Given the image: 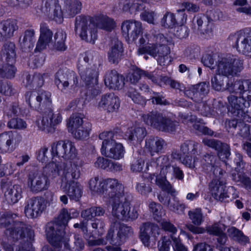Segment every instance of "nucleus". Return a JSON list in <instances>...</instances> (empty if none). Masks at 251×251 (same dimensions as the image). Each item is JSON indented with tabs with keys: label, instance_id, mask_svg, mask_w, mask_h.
<instances>
[{
	"label": "nucleus",
	"instance_id": "obj_1",
	"mask_svg": "<svg viewBox=\"0 0 251 251\" xmlns=\"http://www.w3.org/2000/svg\"><path fill=\"white\" fill-rule=\"evenodd\" d=\"M103 184L112 206V215L116 219L125 222H133L139 216V208L132 206V195L125 192L124 186L116 178L104 179Z\"/></svg>",
	"mask_w": 251,
	"mask_h": 251
},
{
	"label": "nucleus",
	"instance_id": "obj_2",
	"mask_svg": "<svg viewBox=\"0 0 251 251\" xmlns=\"http://www.w3.org/2000/svg\"><path fill=\"white\" fill-rule=\"evenodd\" d=\"M216 75L211 79L212 87L220 91L227 90L226 85L225 86L226 77L235 76L244 69V60L237 55L227 54L220 58L217 63Z\"/></svg>",
	"mask_w": 251,
	"mask_h": 251
},
{
	"label": "nucleus",
	"instance_id": "obj_3",
	"mask_svg": "<svg viewBox=\"0 0 251 251\" xmlns=\"http://www.w3.org/2000/svg\"><path fill=\"white\" fill-rule=\"evenodd\" d=\"M83 164L81 159H75L68 163L53 161L46 166L44 171L51 179L57 181L58 178H60L62 183H68L80 177V169Z\"/></svg>",
	"mask_w": 251,
	"mask_h": 251
},
{
	"label": "nucleus",
	"instance_id": "obj_4",
	"mask_svg": "<svg viewBox=\"0 0 251 251\" xmlns=\"http://www.w3.org/2000/svg\"><path fill=\"white\" fill-rule=\"evenodd\" d=\"M18 217L16 213L8 211L0 212V226L5 227V235L13 241L23 239L26 235L30 240L34 237V232L31 227L25 223L14 221Z\"/></svg>",
	"mask_w": 251,
	"mask_h": 251
},
{
	"label": "nucleus",
	"instance_id": "obj_5",
	"mask_svg": "<svg viewBox=\"0 0 251 251\" xmlns=\"http://www.w3.org/2000/svg\"><path fill=\"white\" fill-rule=\"evenodd\" d=\"M70 220L67 209L63 208L55 221L49 222L46 226V234L48 242L54 247H68L67 238L65 236V227Z\"/></svg>",
	"mask_w": 251,
	"mask_h": 251
},
{
	"label": "nucleus",
	"instance_id": "obj_6",
	"mask_svg": "<svg viewBox=\"0 0 251 251\" xmlns=\"http://www.w3.org/2000/svg\"><path fill=\"white\" fill-rule=\"evenodd\" d=\"M168 40L162 34H158L155 37V43L148 46L139 48V55L148 54L154 58L158 57L157 62L161 66H164L169 60L170 48L168 46Z\"/></svg>",
	"mask_w": 251,
	"mask_h": 251
},
{
	"label": "nucleus",
	"instance_id": "obj_7",
	"mask_svg": "<svg viewBox=\"0 0 251 251\" xmlns=\"http://www.w3.org/2000/svg\"><path fill=\"white\" fill-rule=\"evenodd\" d=\"M55 83L60 91L68 96L74 95L78 89V77L73 71L59 70L55 75Z\"/></svg>",
	"mask_w": 251,
	"mask_h": 251
},
{
	"label": "nucleus",
	"instance_id": "obj_8",
	"mask_svg": "<svg viewBox=\"0 0 251 251\" xmlns=\"http://www.w3.org/2000/svg\"><path fill=\"white\" fill-rule=\"evenodd\" d=\"M120 135L112 131H105L99 135L102 140L101 152L107 157L114 159H120L124 156V149L122 144L116 142Z\"/></svg>",
	"mask_w": 251,
	"mask_h": 251
},
{
	"label": "nucleus",
	"instance_id": "obj_9",
	"mask_svg": "<svg viewBox=\"0 0 251 251\" xmlns=\"http://www.w3.org/2000/svg\"><path fill=\"white\" fill-rule=\"evenodd\" d=\"M147 125L165 132H173L178 126V122L166 117L162 113L156 111L149 112L142 116Z\"/></svg>",
	"mask_w": 251,
	"mask_h": 251
},
{
	"label": "nucleus",
	"instance_id": "obj_10",
	"mask_svg": "<svg viewBox=\"0 0 251 251\" xmlns=\"http://www.w3.org/2000/svg\"><path fill=\"white\" fill-rule=\"evenodd\" d=\"M162 177H158L156 179V184L162 191H166L174 196L176 193V190L172 184L167 180V177L173 178L175 177L179 180H182L184 178V174L182 170L176 165H171L170 161L166 167L161 170Z\"/></svg>",
	"mask_w": 251,
	"mask_h": 251
},
{
	"label": "nucleus",
	"instance_id": "obj_11",
	"mask_svg": "<svg viewBox=\"0 0 251 251\" xmlns=\"http://www.w3.org/2000/svg\"><path fill=\"white\" fill-rule=\"evenodd\" d=\"M221 175L214 178L209 183V189L212 197L217 201H228L235 199L237 197L236 190L234 187L230 186L226 190L225 183L222 180V176Z\"/></svg>",
	"mask_w": 251,
	"mask_h": 251
},
{
	"label": "nucleus",
	"instance_id": "obj_12",
	"mask_svg": "<svg viewBox=\"0 0 251 251\" xmlns=\"http://www.w3.org/2000/svg\"><path fill=\"white\" fill-rule=\"evenodd\" d=\"M75 29L83 40L94 44L97 39V28L85 16L80 15L75 18Z\"/></svg>",
	"mask_w": 251,
	"mask_h": 251
},
{
	"label": "nucleus",
	"instance_id": "obj_13",
	"mask_svg": "<svg viewBox=\"0 0 251 251\" xmlns=\"http://www.w3.org/2000/svg\"><path fill=\"white\" fill-rule=\"evenodd\" d=\"M50 177L44 171L33 170L27 175V186L29 191L33 193L47 190L50 187Z\"/></svg>",
	"mask_w": 251,
	"mask_h": 251
},
{
	"label": "nucleus",
	"instance_id": "obj_14",
	"mask_svg": "<svg viewBox=\"0 0 251 251\" xmlns=\"http://www.w3.org/2000/svg\"><path fill=\"white\" fill-rule=\"evenodd\" d=\"M228 39L239 53L244 55L251 53V32L240 30L231 34Z\"/></svg>",
	"mask_w": 251,
	"mask_h": 251
},
{
	"label": "nucleus",
	"instance_id": "obj_15",
	"mask_svg": "<svg viewBox=\"0 0 251 251\" xmlns=\"http://www.w3.org/2000/svg\"><path fill=\"white\" fill-rule=\"evenodd\" d=\"M228 111L233 116H236L241 120H244L246 113L248 112L247 108L250 105V101H246L243 97H238L230 94L227 98Z\"/></svg>",
	"mask_w": 251,
	"mask_h": 251
},
{
	"label": "nucleus",
	"instance_id": "obj_16",
	"mask_svg": "<svg viewBox=\"0 0 251 251\" xmlns=\"http://www.w3.org/2000/svg\"><path fill=\"white\" fill-rule=\"evenodd\" d=\"M115 229L118 230L117 237L120 240H125L132 237L134 234V230L131 226L114 220L111 222L106 237L107 240L111 244L118 243V241H115L113 238Z\"/></svg>",
	"mask_w": 251,
	"mask_h": 251
},
{
	"label": "nucleus",
	"instance_id": "obj_17",
	"mask_svg": "<svg viewBox=\"0 0 251 251\" xmlns=\"http://www.w3.org/2000/svg\"><path fill=\"white\" fill-rule=\"evenodd\" d=\"M62 121V117L59 111H53L51 108L44 112L42 119L39 124V127L42 131L48 133L54 132L56 126Z\"/></svg>",
	"mask_w": 251,
	"mask_h": 251
},
{
	"label": "nucleus",
	"instance_id": "obj_18",
	"mask_svg": "<svg viewBox=\"0 0 251 251\" xmlns=\"http://www.w3.org/2000/svg\"><path fill=\"white\" fill-rule=\"evenodd\" d=\"M21 134L15 131L4 132L0 134V151L11 153L22 140Z\"/></svg>",
	"mask_w": 251,
	"mask_h": 251
},
{
	"label": "nucleus",
	"instance_id": "obj_19",
	"mask_svg": "<svg viewBox=\"0 0 251 251\" xmlns=\"http://www.w3.org/2000/svg\"><path fill=\"white\" fill-rule=\"evenodd\" d=\"M0 186L4 199L8 203H16L22 198L23 191L21 185H13L11 181L2 179Z\"/></svg>",
	"mask_w": 251,
	"mask_h": 251
},
{
	"label": "nucleus",
	"instance_id": "obj_20",
	"mask_svg": "<svg viewBox=\"0 0 251 251\" xmlns=\"http://www.w3.org/2000/svg\"><path fill=\"white\" fill-rule=\"evenodd\" d=\"M123 36L128 41H134L143 32L142 24L134 20L124 21L121 25Z\"/></svg>",
	"mask_w": 251,
	"mask_h": 251
},
{
	"label": "nucleus",
	"instance_id": "obj_21",
	"mask_svg": "<svg viewBox=\"0 0 251 251\" xmlns=\"http://www.w3.org/2000/svg\"><path fill=\"white\" fill-rule=\"evenodd\" d=\"M46 208L45 200L41 197H34L26 201L25 213L29 218H35L41 215Z\"/></svg>",
	"mask_w": 251,
	"mask_h": 251
},
{
	"label": "nucleus",
	"instance_id": "obj_22",
	"mask_svg": "<svg viewBox=\"0 0 251 251\" xmlns=\"http://www.w3.org/2000/svg\"><path fill=\"white\" fill-rule=\"evenodd\" d=\"M139 229V239L146 247L150 246L151 237L156 240L160 231L158 226L151 222L143 223L140 226Z\"/></svg>",
	"mask_w": 251,
	"mask_h": 251
},
{
	"label": "nucleus",
	"instance_id": "obj_23",
	"mask_svg": "<svg viewBox=\"0 0 251 251\" xmlns=\"http://www.w3.org/2000/svg\"><path fill=\"white\" fill-rule=\"evenodd\" d=\"M226 89L230 93L238 94L248 101H251V80L250 79L238 80L233 83H226Z\"/></svg>",
	"mask_w": 251,
	"mask_h": 251
},
{
	"label": "nucleus",
	"instance_id": "obj_24",
	"mask_svg": "<svg viewBox=\"0 0 251 251\" xmlns=\"http://www.w3.org/2000/svg\"><path fill=\"white\" fill-rule=\"evenodd\" d=\"M170 159L168 156L161 155L156 158H152L146 164L145 171L149 173L151 176L162 177L161 170L167 165Z\"/></svg>",
	"mask_w": 251,
	"mask_h": 251
},
{
	"label": "nucleus",
	"instance_id": "obj_25",
	"mask_svg": "<svg viewBox=\"0 0 251 251\" xmlns=\"http://www.w3.org/2000/svg\"><path fill=\"white\" fill-rule=\"evenodd\" d=\"M167 146V143L164 139L158 136H150L145 140L144 149L151 156H154L164 152Z\"/></svg>",
	"mask_w": 251,
	"mask_h": 251
},
{
	"label": "nucleus",
	"instance_id": "obj_26",
	"mask_svg": "<svg viewBox=\"0 0 251 251\" xmlns=\"http://www.w3.org/2000/svg\"><path fill=\"white\" fill-rule=\"evenodd\" d=\"M120 100L114 93H107L101 96L98 102L97 108L108 113L116 111L120 107Z\"/></svg>",
	"mask_w": 251,
	"mask_h": 251
},
{
	"label": "nucleus",
	"instance_id": "obj_27",
	"mask_svg": "<svg viewBox=\"0 0 251 251\" xmlns=\"http://www.w3.org/2000/svg\"><path fill=\"white\" fill-rule=\"evenodd\" d=\"M209 92V86L207 83L202 82L192 86L189 89L184 91V95L199 103Z\"/></svg>",
	"mask_w": 251,
	"mask_h": 251
},
{
	"label": "nucleus",
	"instance_id": "obj_28",
	"mask_svg": "<svg viewBox=\"0 0 251 251\" xmlns=\"http://www.w3.org/2000/svg\"><path fill=\"white\" fill-rule=\"evenodd\" d=\"M82 63L83 62H80L77 65V69L81 79L85 84H95L98 81V68L95 65L88 66Z\"/></svg>",
	"mask_w": 251,
	"mask_h": 251
},
{
	"label": "nucleus",
	"instance_id": "obj_29",
	"mask_svg": "<svg viewBox=\"0 0 251 251\" xmlns=\"http://www.w3.org/2000/svg\"><path fill=\"white\" fill-rule=\"evenodd\" d=\"M218 161L217 156L212 153H207L204 154L201 160L202 167L207 171H212L214 176L216 177L223 175L225 173L217 165Z\"/></svg>",
	"mask_w": 251,
	"mask_h": 251
},
{
	"label": "nucleus",
	"instance_id": "obj_30",
	"mask_svg": "<svg viewBox=\"0 0 251 251\" xmlns=\"http://www.w3.org/2000/svg\"><path fill=\"white\" fill-rule=\"evenodd\" d=\"M58 0H42V9L49 14H52L53 19L59 23L63 21V11Z\"/></svg>",
	"mask_w": 251,
	"mask_h": 251
},
{
	"label": "nucleus",
	"instance_id": "obj_31",
	"mask_svg": "<svg viewBox=\"0 0 251 251\" xmlns=\"http://www.w3.org/2000/svg\"><path fill=\"white\" fill-rule=\"evenodd\" d=\"M18 29L16 21L8 19L0 21V42H4L14 36Z\"/></svg>",
	"mask_w": 251,
	"mask_h": 251
},
{
	"label": "nucleus",
	"instance_id": "obj_32",
	"mask_svg": "<svg viewBox=\"0 0 251 251\" xmlns=\"http://www.w3.org/2000/svg\"><path fill=\"white\" fill-rule=\"evenodd\" d=\"M123 52L122 43L117 39H114L107 52L108 62L111 64H118L122 58Z\"/></svg>",
	"mask_w": 251,
	"mask_h": 251
},
{
	"label": "nucleus",
	"instance_id": "obj_33",
	"mask_svg": "<svg viewBox=\"0 0 251 251\" xmlns=\"http://www.w3.org/2000/svg\"><path fill=\"white\" fill-rule=\"evenodd\" d=\"M124 80V76L115 70L108 72L104 78L105 85L113 90L121 89L125 84Z\"/></svg>",
	"mask_w": 251,
	"mask_h": 251
},
{
	"label": "nucleus",
	"instance_id": "obj_34",
	"mask_svg": "<svg viewBox=\"0 0 251 251\" xmlns=\"http://www.w3.org/2000/svg\"><path fill=\"white\" fill-rule=\"evenodd\" d=\"M53 33L47 24L42 23L40 26V36L35 50L40 51L44 49L51 41Z\"/></svg>",
	"mask_w": 251,
	"mask_h": 251
},
{
	"label": "nucleus",
	"instance_id": "obj_35",
	"mask_svg": "<svg viewBox=\"0 0 251 251\" xmlns=\"http://www.w3.org/2000/svg\"><path fill=\"white\" fill-rule=\"evenodd\" d=\"M147 2V0H121L119 5L124 11L135 14L144 9Z\"/></svg>",
	"mask_w": 251,
	"mask_h": 251
},
{
	"label": "nucleus",
	"instance_id": "obj_36",
	"mask_svg": "<svg viewBox=\"0 0 251 251\" xmlns=\"http://www.w3.org/2000/svg\"><path fill=\"white\" fill-rule=\"evenodd\" d=\"M219 104V101L215 100H208L199 102L197 108L201 115L211 117L215 116L217 113Z\"/></svg>",
	"mask_w": 251,
	"mask_h": 251
},
{
	"label": "nucleus",
	"instance_id": "obj_37",
	"mask_svg": "<svg viewBox=\"0 0 251 251\" xmlns=\"http://www.w3.org/2000/svg\"><path fill=\"white\" fill-rule=\"evenodd\" d=\"M35 34V31L33 29H28L21 36L19 44L23 51H29L33 48L36 41Z\"/></svg>",
	"mask_w": 251,
	"mask_h": 251
},
{
	"label": "nucleus",
	"instance_id": "obj_38",
	"mask_svg": "<svg viewBox=\"0 0 251 251\" xmlns=\"http://www.w3.org/2000/svg\"><path fill=\"white\" fill-rule=\"evenodd\" d=\"M50 92L40 90L37 92V101L34 103L35 109L45 111L50 108L51 105Z\"/></svg>",
	"mask_w": 251,
	"mask_h": 251
},
{
	"label": "nucleus",
	"instance_id": "obj_39",
	"mask_svg": "<svg viewBox=\"0 0 251 251\" xmlns=\"http://www.w3.org/2000/svg\"><path fill=\"white\" fill-rule=\"evenodd\" d=\"M66 184V187H63L62 184L61 187L64 191L67 190V194L70 200L76 201H79L83 194V187L77 181H71Z\"/></svg>",
	"mask_w": 251,
	"mask_h": 251
},
{
	"label": "nucleus",
	"instance_id": "obj_40",
	"mask_svg": "<svg viewBox=\"0 0 251 251\" xmlns=\"http://www.w3.org/2000/svg\"><path fill=\"white\" fill-rule=\"evenodd\" d=\"M1 55L4 62L15 63L17 55L14 43L11 42L5 43L2 47Z\"/></svg>",
	"mask_w": 251,
	"mask_h": 251
},
{
	"label": "nucleus",
	"instance_id": "obj_41",
	"mask_svg": "<svg viewBox=\"0 0 251 251\" xmlns=\"http://www.w3.org/2000/svg\"><path fill=\"white\" fill-rule=\"evenodd\" d=\"M33 239L30 240L26 235L18 245L5 244L3 248L5 251H34L31 243Z\"/></svg>",
	"mask_w": 251,
	"mask_h": 251
},
{
	"label": "nucleus",
	"instance_id": "obj_42",
	"mask_svg": "<svg viewBox=\"0 0 251 251\" xmlns=\"http://www.w3.org/2000/svg\"><path fill=\"white\" fill-rule=\"evenodd\" d=\"M63 11L68 17H74L80 12L81 2L79 0H63Z\"/></svg>",
	"mask_w": 251,
	"mask_h": 251
},
{
	"label": "nucleus",
	"instance_id": "obj_43",
	"mask_svg": "<svg viewBox=\"0 0 251 251\" xmlns=\"http://www.w3.org/2000/svg\"><path fill=\"white\" fill-rule=\"evenodd\" d=\"M154 83L160 86L164 85H169L172 88L178 89L180 91H183L184 87L182 84L178 81L173 79L167 76H162L157 75L156 73V77L154 80Z\"/></svg>",
	"mask_w": 251,
	"mask_h": 251
},
{
	"label": "nucleus",
	"instance_id": "obj_44",
	"mask_svg": "<svg viewBox=\"0 0 251 251\" xmlns=\"http://www.w3.org/2000/svg\"><path fill=\"white\" fill-rule=\"evenodd\" d=\"M147 135L146 128L136 127L131 128L125 134V138L131 141L141 142Z\"/></svg>",
	"mask_w": 251,
	"mask_h": 251
},
{
	"label": "nucleus",
	"instance_id": "obj_45",
	"mask_svg": "<svg viewBox=\"0 0 251 251\" xmlns=\"http://www.w3.org/2000/svg\"><path fill=\"white\" fill-rule=\"evenodd\" d=\"M141 76H145L146 78L151 80L154 83V80L155 77H156V73L154 72H149L137 68L129 75V81L132 84H135L138 81Z\"/></svg>",
	"mask_w": 251,
	"mask_h": 251
},
{
	"label": "nucleus",
	"instance_id": "obj_46",
	"mask_svg": "<svg viewBox=\"0 0 251 251\" xmlns=\"http://www.w3.org/2000/svg\"><path fill=\"white\" fill-rule=\"evenodd\" d=\"M65 236L67 238V244L68 247H64V245L62 244L61 246L55 247L56 248L61 249L63 247V251H66L67 250H72L74 251H79L82 250L84 247V242L81 235L78 234H75L74 235V241L73 245L70 246L69 244V238L68 235L65 233Z\"/></svg>",
	"mask_w": 251,
	"mask_h": 251
},
{
	"label": "nucleus",
	"instance_id": "obj_47",
	"mask_svg": "<svg viewBox=\"0 0 251 251\" xmlns=\"http://www.w3.org/2000/svg\"><path fill=\"white\" fill-rule=\"evenodd\" d=\"M229 236L241 245H245L250 243L249 237L244 234L243 232L235 227L232 226L227 231Z\"/></svg>",
	"mask_w": 251,
	"mask_h": 251
},
{
	"label": "nucleus",
	"instance_id": "obj_48",
	"mask_svg": "<svg viewBox=\"0 0 251 251\" xmlns=\"http://www.w3.org/2000/svg\"><path fill=\"white\" fill-rule=\"evenodd\" d=\"M66 38L67 35L65 32L62 30H58L54 36V49L60 51L66 50L67 48L65 43Z\"/></svg>",
	"mask_w": 251,
	"mask_h": 251
},
{
	"label": "nucleus",
	"instance_id": "obj_49",
	"mask_svg": "<svg viewBox=\"0 0 251 251\" xmlns=\"http://www.w3.org/2000/svg\"><path fill=\"white\" fill-rule=\"evenodd\" d=\"M15 63L5 62L0 65V77L11 79L14 77L17 72Z\"/></svg>",
	"mask_w": 251,
	"mask_h": 251
},
{
	"label": "nucleus",
	"instance_id": "obj_50",
	"mask_svg": "<svg viewBox=\"0 0 251 251\" xmlns=\"http://www.w3.org/2000/svg\"><path fill=\"white\" fill-rule=\"evenodd\" d=\"M67 125L68 131L71 132L79 127L89 124H84L82 117L77 114H74L68 119Z\"/></svg>",
	"mask_w": 251,
	"mask_h": 251
},
{
	"label": "nucleus",
	"instance_id": "obj_51",
	"mask_svg": "<svg viewBox=\"0 0 251 251\" xmlns=\"http://www.w3.org/2000/svg\"><path fill=\"white\" fill-rule=\"evenodd\" d=\"M199 143L193 140H186L180 146V151L184 154L195 155L198 152Z\"/></svg>",
	"mask_w": 251,
	"mask_h": 251
},
{
	"label": "nucleus",
	"instance_id": "obj_52",
	"mask_svg": "<svg viewBox=\"0 0 251 251\" xmlns=\"http://www.w3.org/2000/svg\"><path fill=\"white\" fill-rule=\"evenodd\" d=\"M103 182L104 179L99 181V176H95L90 179L89 188L93 193L104 194L105 192V188H104Z\"/></svg>",
	"mask_w": 251,
	"mask_h": 251
},
{
	"label": "nucleus",
	"instance_id": "obj_53",
	"mask_svg": "<svg viewBox=\"0 0 251 251\" xmlns=\"http://www.w3.org/2000/svg\"><path fill=\"white\" fill-rule=\"evenodd\" d=\"M67 141L68 140H59L52 144L51 151L52 156L63 158L64 154H65V148L67 144Z\"/></svg>",
	"mask_w": 251,
	"mask_h": 251
},
{
	"label": "nucleus",
	"instance_id": "obj_54",
	"mask_svg": "<svg viewBox=\"0 0 251 251\" xmlns=\"http://www.w3.org/2000/svg\"><path fill=\"white\" fill-rule=\"evenodd\" d=\"M226 228V227L224 224L220 222H216L212 225L207 226L205 230L209 234L217 236L225 232Z\"/></svg>",
	"mask_w": 251,
	"mask_h": 251
},
{
	"label": "nucleus",
	"instance_id": "obj_55",
	"mask_svg": "<svg viewBox=\"0 0 251 251\" xmlns=\"http://www.w3.org/2000/svg\"><path fill=\"white\" fill-rule=\"evenodd\" d=\"M65 154L63 158L66 160H71L74 161L75 159H79L77 157V151L74 144L70 140H68L67 144L65 148Z\"/></svg>",
	"mask_w": 251,
	"mask_h": 251
},
{
	"label": "nucleus",
	"instance_id": "obj_56",
	"mask_svg": "<svg viewBox=\"0 0 251 251\" xmlns=\"http://www.w3.org/2000/svg\"><path fill=\"white\" fill-rule=\"evenodd\" d=\"M7 126L10 129L23 130L26 128L27 124L23 119L14 117L10 118Z\"/></svg>",
	"mask_w": 251,
	"mask_h": 251
},
{
	"label": "nucleus",
	"instance_id": "obj_57",
	"mask_svg": "<svg viewBox=\"0 0 251 251\" xmlns=\"http://www.w3.org/2000/svg\"><path fill=\"white\" fill-rule=\"evenodd\" d=\"M161 25L165 28H173L176 24L175 15L170 12H167L161 19Z\"/></svg>",
	"mask_w": 251,
	"mask_h": 251
},
{
	"label": "nucleus",
	"instance_id": "obj_58",
	"mask_svg": "<svg viewBox=\"0 0 251 251\" xmlns=\"http://www.w3.org/2000/svg\"><path fill=\"white\" fill-rule=\"evenodd\" d=\"M90 127L85 125L71 132L73 137L79 140L84 139L89 137Z\"/></svg>",
	"mask_w": 251,
	"mask_h": 251
},
{
	"label": "nucleus",
	"instance_id": "obj_59",
	"mask_svg": "<svg viewBox=\"0 0 251 251\" xmlns=\"http://www.w3.org/2000/svg\"><path fill=\"white\" fill-rule=\"evenodd\" d=\"M189 218L195 225L199 226L203 222V216L201 208H196L188 212Z\"/></svg>",
	"mask_w": 251,
	"mask_h": 251
},
{
	"label": "nucleus",
	"instance_id": "obj_60",
	"mask_svg": "<svg viewBox=\"0 0 251 251\" xmlns=\"http://www.w3.org/2000/svg\"><path fill=\"white\" fill-rule=\"evenodd\" d=\"M128 97L131 99L132 101L137 104H145V100L136 91L135 88L130 87L126 93Z\"/></svg>",
	"mask_w": 251,
	"mask_h": 251
},
{
	"label": "nucleus",
	"instance_id": "obj_61",
	"mask_svg": "<svg viewBox=\"0 0 251 251\" xmlns=\"http://www.w3.org/2000/svg\"><path fill=\"white\" fill-rule=\"evenodd\" d=\"M99 27L107 31H111L115 26V23L113 19L107 17H102L98 24Z\"/></svg>",
	"mask_w": 251,
	"mask_h": 251
},
{
	"label": "nucleus",
	"instance_id": "obj_62",
	"mask_svg": "<svg viewBox=\"0 0 251 251\" xmlns=\"http://www.w3.org/2000/svg\"><path fill=\"white\" fill-rule=\"evenodd\" d=\"M93 231L97 233L98 235H101L104 232L105 224L103 220L100 219H95L91 223Z\"/></svg>",
	"mask_w": 251,
	"mask_h": 251
},
{
	"label": "nucleus",
	"instance_id": "obj_63",
	"mask_svg": "<svg viewBox=\"0 0 251 251\" xmlns=\"http://www.w3.org/2000/svg\"><path fill=\"white\" fill-rule=\"evenodd\" d=\"M202 143L204 145L214 149L218 152L221 150L222 146L224 144L218 140L214 139H209L207 138L203 139L202 140Z\"/></svg>",
	"mask_w": 251,
	"mask_h": 251
},
{
	"label": "nucleus",
	"instance_id": "obj_64",
	"mask_svg": "<svg viewBox=\"0 0 251 251\" xmlns=\"http://www.w3.org/2000/svg\"><path fill=\"white\" fill-rule=\"evenodd\" d=\"M173 28H174V34L178 38H184L189 35L188 28L185 25H175Z\"/></svg>",
	"mask_w": 251,
	"mask_h": 251
}]
</instances>
